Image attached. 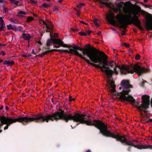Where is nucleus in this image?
<instances>
[{
    "label": "nucleus",
    "mask_w": 152,
    "mask_h": 152,
    "mask_svg": "<svg viewBox=\"0 0 152 152\" xmlns=\"http://www.w3.org/2000/svg\"><path fill=\"white\" fill-rule=\"evenodd\" d=\"M93 49L95 51V52L90 60L94 63L91 62L89 61L88 64L96 68L100 69L101 72L105 73L107 77L106 79L107 86L113 94L119 96V99L122 101H127L131 103H135V100L134 99L132 96L130 95H128L127 96H126V95L128 94L129 92L130 91L129 88H132V85L129 84V81L124 80H123L121 83V85L123 88V90L122 92L119 93L116 92L115 88L116 86L115 84L114 81L110 79L112 77L113 71L110 69V67H109V62L108 63L106 60H103L102 57L101 56H98L97 53H99L105 57H107V56L103 52L99 51L95 48Z\"/></svg>",
    "instance_id": "nucleus-1"
},
{
    "label": "nucleus",
    "mask_w": 152,
    "mask_h": 152,
    "mask_svg": "<svg viewBox=\"0 0 152 152\" xmlns=\"http://www.w3.org/2000/svg\"><path fill=\"white\" fill-rule=\"evenodd\" d=\"M90 116H88L83 114H80V123L85 124L88 126H94L99 130V133L103 136L116 139L117 141H120L124 145L132 146L138 149H152V145H136L133 142H128L126 137L120 136L117 132L113 133L109 130L105 124L99 120L93 119L90 118Z\"/></svg>",
    "instance_id": "nucleus-2"
},
{
    "label": "nucleus",
    "mask_w": 152,
    "mask_h": 152,
    "mask_svg": "<svg viewBox=\"0 0 152 152\" xmlns=\"http://www.w3.org/2000/svg\"><path fill=\"white\" fill-rule=\"evenodd\" d=\"M109 67H118L120 70L121 73L122 75H126L127 74H133L134 72L140 76L144 73L149 72V70L145 67L141 68L138 64H135L133 66L131 65L127 66H123L121 67L116 65L114 61L109 62Z\"/></svg>",
    "instance_id": "nucleus-3"
},
{
    "label": "nucleus",
    "mask_w": 152,
    "mask_h": 152,
    "mask_svg": "<svg viewBox=\"0 0 152 152\" xmlns=\"http://www.w3.org/2000/svg\"><path fill=\"white\" fill-rule=\"evenodd\" d=\"M86 46L87 47L91 48L90 45H86ZM91 48L92 49L93 48ZM93 50L94 51H90L87 48H82L78 46L75 45L74 46H72V48L69 49V51L66 50H61L60 51L61 52L72 54L77 56L85 61L88 64L89 60L84 56L86 55L90 59H91V57L95 52V51Z\"/></svg>",
    "instance_id": "nucleus-4"
},
{
    "label": "nucleus",
    "mask_w": 152,
    "mask_h": 152,
    "mask_svg": "<svg viewBox=\"0 0 152 152\" xmlns=\"http://www.w3.org/2000/svg\"><path fill=\"white\" fill-rule=\"evenodd\" d=\"M132 15H134L132 18L130 13L129 15H118L115 18L118 20L120 26L119 28L125 29L126 26L131 23L134 24L136 26L138 27L140 30H142L143 28L141 26V22L136 15H135L134 12H132Z\"/></svg>",
    "instance_id": "nucleus-5"
},
{
    "label": "nucleus",
    "mask_w": 152,
    "mask_h": 152,
    "mask_svg": "<svg viewBox=\"0 0 152 152\" xmlns=\"http://www.w3.org/2000/svg\"><path fill=\"white\" fill-rule=\"evenodd\" d=\"M141 98L143 101V103L141 106L136 107L140 111H142L143 109L145 110L148 108L150 104L149 96H147L146 95H143Z\"/></svg>",
    "instance_id": "nucleus-6"
},
{
    "label": "nucleus",
    "mask_w": 152,
    "mask_h": 152,
    "mask_svg": "<svg viewBox=\"0 0 152 152\" xmlns=\"http://www.w3.org/2000/svg\"><path fill=\"white\" fill-rule=\"evenodd\" d=\"M51 38L48 39L47 41L46 45L47 47H49L50 45V44L53 43L54 44H57L58 43V39H53L51 38V35H50Z\"/></svg>",
    "instance_id": "nucleus-7"
},
{
    "label": "nucleus",
    "mask_w": 152,
    "mask_h": 152,
    "mask_svg": "<svg viewBox=\"0 0 152 152\" xmlns=\"http://www.w3.org/2000/svg\"><path fill=\"white\" fill-rule=\"evenodd\" d=\"M107 18L111 24L113 25L116 24V21L114 20L115 16L113 13H111L107 16Z\"/></svg>",
    "instance_id": "nucleus-8"
},
{
    "label": "nucleus",
    "mask_w": 152,
    "mask_h": 152,
    "mask_svg": "<svg viewBox=\"0 0 152 152\" xmlns=\"http://www.w3.org/2000/svg\"><path fill=\"white\" fill-rule=\"evenodd\" d=\"M61 50L57 49H52L51 50H48L45 52H44L42 53L41 54H39V56L40 57H42L45 55L51 52L52 51H56V52H61Z\"/></svg>",
    "instance_id": "nucleus-9"
},
{
    "label": "nucleus",
    "mask_w": 152,
    "mask_h": 152,
    "mask_svg": "<svg viewBox=\"0 0 152 152\" xmlns=\"http://www.w3.org/2000/svg\"><path fill=\"white\" fill-rule=\"evenodd\" d=\"M58 43H56L57 45L64 47L69 48H72V46L71 45H69L66 44H64L60 39H58Z\"/></svg>",
    "instance_id": "nucleus-10"
},
{
    "label": "nucleus",
    "mask_w": 152,
    "mask_h": 152,
    "mask_svg": "<svg viewBox=\"0 0 152 152\" xmlns=\"http://www.w3.org/2000/svg\"><path fill=\"white\" fill-rule=\"evenodd\" d=\"M40 21L42 22L44 25H46V27L47 29H49L50 31H52L53 30V26L52 23L50 24H48L46 23L45 21L43 20H41Z\"/></svg>",
    "instance_id": "nucleus-11"
},
{
    "label": "nucleus",
    "mask_w": 152,
    "mask_h": 152,
    "mask_svg": "<svg viewBox=\"0 0 152 152\" xmlns=\"http://www.w3.org/2000/svg\"><path fill=\"white\" fill-rule=\"evenodd\" d=\"M22 38L25 40L29 41L30 40L31 37L30 34H27L23 33L21 35Z\"/></svg>",
    "instance_id": "nucleus-12"
},
{
    "label": "nucleus",
    "mask_w": 152,
    "mask_h": 152,
    "mask_svg": "<svg viewBox=\"0 0 152 152\" xmlns=\"http://www.w3.org/2000/svg\"><path fill=\"white\" fill-rule=\"evenodd\" d=\"M145 26L147 30H152V23L150 22H148L146 24Z\"/></svg>",
    "instance_id": "nucleus-13"
},
{
    "label": "nucleus",
    "mask_w": 152,
    "mask_h": 152,
    "mask_svg": "<svg viewBox=\"0 0 152 152\" xmlns=\"http://www.w3.org/2000/svg\"><path fill=\"white\" fill-rule=\"evenodd\" d=\"M15 63L13 61H10L9 60H6L3 62V64L4 65H7V66L9 65L12 66Z\"/></svg>",
    "instance_id": "nucleus-14"
},
{
    "label": "nucleus",
    "mask_w": 152,
    "mask_h": 152,
    "mask_svg": "<svg viewBox=\"0 0 152 152\" xmlns=\"http://www.w3.org/2000/svg\"><path fill=\"white\" fill-rule=\"evenodd\" d=\"M124 4L123 1H121L120 3H116L115 4L117 5V8L121 11V9L123 7V4Z\"/></svg>",
    "instance_id": "nucleus-15"
},
{
    "label": "nucleus",
    "mask_w": 152,
    "mask_h": 152,
    "mask_svg": "<svg viewBox=\"0 0 152 152\" xmlns=\"http://www.w3.org/2000/svg\"><path fill=\"white\" fill-rule=\"evenodd\" d=\"M26 12L21 11H19L18 12V15L19 16L22 17L23 16V15H26Z\"/></svg>",
    "instance_id": "nucleus-16"
},
{
    "label": "nucleus",
    "mask_w": 152,
    "mask_h": 152,
    "mask_svg": "<svg viewBox=\"0 0 152 152\" xmlns=\"http://www.w3.org/2000/svg\"><path fill=\"white\" fill-rule=\"evenodd\" d=\"M15 30L18 31H20L22 32L23 31V28L21 26L14 27Z\"/></svg>",
    "instance_id": "nucleus-17"
},
{
    "label": "nucleus",
    "mask_w": 152,
    "mask_h": 152,
    "mask_svg": "<svg viewBox=\"0 0 152 152\" xmlns=\"http://www.w3.org/2000/svg\"><path fill=\"white\" fill-rule=\"evenodd\" d=\"M7 29L8 30H9L12 29V30L15 31V29H14V27H12V25L11 24L7 25Z\"/></svg>",
    "instance_id": "nucleus-18"
},
{
    "label": "nucleus",
    "mask_w": 152,
    "mask_h": 152,
    "mask_svg": "<svg viewBox=\"0 0 152 152\" xmlns=\"http://www.w3.org/2000/svg\"><path fill=\"white\" fill-rule=\"evenodd\" d=\"M98 20L97 19L95 18L94 19V24L97 26L99 27V25L98 23H97Z\"/></svg>",
    "instance_id": "nucleus-19"
},
{
    "label": "nucleus",
    "mask_w": 152,
    "mask_h": 152,
    "mask_svg": "<svg viewBox=\"0 0 152 152\" xmlns=\"http://www.w3.org/2000/svg\"><path fill=\"white\" fill-rule=\"evenodd\" d=\"M34 20L33 18L32 17H29L27 18V22H30Z\"/></svg>",
    "instance_id": "nucleus-20"
},
{
    "label": "nucleus",
    "mask_w": 152,
    "mask_h": 152,
    "mask_svg": "<svg viewBox=\"0 0 152 152\" xmlns=\"http://www.w3.org/2000/svg\"><path fill=\"white\" fill-rule=\"evenodd\" d=\"M2 7L4 12L5 13H8V9L7 8H6L4 5Z\"/></svg>",
    "instance_id": "nucleus-21"
},
{
    "label": "nucleus",
    "mask_w": 152,
    "mask_h": 152,
    "mask_svg": "<svg viewBox=\"0 0 152 152\" xmlns=\"http://www.w3.org/2000/svg\"><path fill=\"white\" fill-rule=\"evenodd\" d=\"M79 34L81 36H86L87 35V34L84 32H79Z\"/></svg>",
    "instance_id": "nucleus-22"
},
{
    "label": "nucleus",
    "mask_w": 152,
    "mask_h": 152,
    "mask_svg": "<svg viewBox=\"0 0 152 152\" xmlns=\"http://www.w3.org/2000/svg\"><path fill=\"white\" fill-rule=\"evenodd\" d=\"M140 58V56L139 54H137L135 56V59L137 60H139Z\"/></svg>",
    "instance_id": "nucleus-23"
},
{
    "label": "nucleus",
    "mask_w": 152,
    "mask_h": 152,
    "mask_svg": "<svg viewBox=\"0 0 152 152\" xmlns=\"http://www.w3.org/2000/svg\"><path fill=\"white\" fill-rule=\"evenodd\" d=\"M71 30L73 32L78 31H79V29L78 28H71Z\"/></svg>",
    "instance_id": "nucleus-24"
},
{
    "label": "nucleus",
    "mask_w": 152,
    "mask_h": 152,
    "mask_svg": "<svg viewBox=\"0 0 152 152\" xmlns=\"http://www.w3.org/2000/svg\"><path fill=\"white\" fill-rule=\"evenodd\" d=\"M85 5V4L83 3H80L79 4L77 5V7L78 8H80Z\"/></svg>",
    "instance_id": "nucleus-25"
},
{
    "label": "nucleus",
    "mask_w": 152,
    "mask_h": 152,
    "mask_svg": "<svg viewBox=\"0 0 152 152\" xmlns=\"http://www.w3.org/2000/svg\"><path fill=\"white\" fill-rule=\"evenodd\" d=\"M116 67H115L114 68L113 73H114L115 75H117L118 74V72L117 70Z\"/></svg>",
    "instance_id": "nucleus-26"
},
{
    "label": "nucleus",
    "mask_w": 152,
    "mask_h": 152,
    "mask_svg": "<svg viewBox=\"0 0 152 152\" xmlns=\"http://www.w3.org/2000/svg\"><path fill=\"white\" fill-rule=\"evenodd\" d=\"M4 18L3 17H0V23L2 24L3 23H4V21L3 20V18Z\"/></svg>",
    "instance_id": "nucleus-27"
},
{
    "label": "nucleus",
    "mask_w": 152,
    "mask_h": 152,
    "mask_svg": "<svg viewBox=\"0 0 152 152\" xmlns=\"http://www.w3.org/2000/svg\"><path fill=\"white\" fill-rule=\"evenodd\" d=\"M94 0L95 1H100L99 0ZM100 3L101 4V3L100 2ZM104 5H105V4L101 3V4L99 6H100V7L102 8H103L104 7Z\"/></svg>",
    "instance_id": "nucleus-28"
},
{
    "label": "nucleus",
    "mask_w": 152,
    "mask_h": 152,
    "mask_svg": "<svg viewBox=\"0 0 152 152\" xmlns=\"http://www.w3.org/2000/svg\"><path fill=\"white\" fill-rule=\"evenodd\" d=\"M48 24H49L51 23H52L48 19H46V21H45Z\"/></svg>",
    "instance_id": "nucleus-29"
},
{
    "label": "nucleus",
    "mask_w": 152,
    "mask_h": 152,
    "mask_svg": "<svg viewBox=\"0 0 152 152\" xmlns=\"http://www.w3.org/2000/svg\"><path fill=\"white\" fill-rule=\"evenodd\" d=\"M42 6L43 7H45L46 8H48L49 6V5L48 4H46V3L43 4H42Z\"/></svg>",
    "instance_id": "nucleus-30"
},
{
    "label": "nucleus",
    "mask_w": 152,
    "mask_h": 152,
    "mask_svg": "<svg viewBox=\"0 0 152 152\" xmlns=\"http://www.w3.org/2000/svg\"><path fill=\"white\" fill-rule=\"evenodd\" d=\"M1 24V28L2 29H3L5 27V24H4V23H2V24Z\"/></svg>",
    "instance_id": "nucleus-31"
},
{
    "label": "nucleus",
    "mask_w": 152,
    "mask_h": 152,
    "mask_svg": "<svg viewBox=\"0 0 152 152\" xmlns=\"http://www.w3.org/2000/svg\"><path fill=\"white\" fill-rule=\"evenodd\" d=\"M123 45L125 46L126 47H129L130 45L129 44H127L126 43H124L123 44Z\"/></svg>",
    "instance_id": "nucleus-32"
},
{
    "label": "nucleus",
    "mask_w": 152,
    "mask_h": 152,
    "mask_svg": "<svg viewBox=\"0 0 152 152\" xmlns=\"http://www.w3.org/2000/svg\"><path fill=\"white\" fill-rule=\"evenodd\" d=\"M126 34V32L124 30L121 31V34L122 36L125 35Z\"/></svg>",
    "instance_id": "nucleus-33"
},
{
    "label": "nucleus",
    "mask_w": 152,
    "mask_h": 152,
    "mask_svg": "<svg viewBox=\"0 0 152 152\" xmlns=\"http://www.w3.org/2000/svg\"><path fill=\"white\" fill-rule=\"evenodd\" d=\"M30 2L31 4H36V2L34 0H30Z\"/></svg>",
    "instance_id": "nucleus-34"
},
{
    "label": "nucleus",
    "mask_w": 152,
    "mask_h": 152,
    "mask_svg": "<svg viewBox=\"0 0 152 152\" xmlns=\"http://www.w3.org/2000/svg\"><path fill=\"white\" fill-rule=\"evenodd\" d=\"M58 7L56 6H55L54 7V8L53 9V11L54 12L56 10H58Z\"/></svg>",
    "instance_id": "nucleus-35"
},
{
    "label": "nucleus",
    "mask_w": 152,
    "mask_h": 152,
    "mask_svg": "<svg viewBox=\"0 0 152 152\" xmlns=\"http://www.w3.org/2000/svg\"><path fill=\"white\" fill-rule=\"evenodd\" d=\"M19 3V1H16L15 0V3L14 4H15V5H16L17 6H19V5H18V4Z\"/></svg>",
    "instance_id": "nucleus-36"
},
{
    "label": "nucleus",
    "mask_w": 152,
    "mask_h": 152,
    "mask_svg": "<svg viewBox=\"0 0 152 152\" xmlns=\"http://www.w3.org/2000/svg\"><path fill=\"white\" fill-rule=\"evenodd\" d=\"M80 10H77V13H76V15H77V16L78 17L79 16V15H80Z\"/></svg>",
    "instance_id": "nucleus-37"
},
{
    "label": "nucleus",
    "mask_w": 152,
    "mask_h": 152,
    "mask_svg": "<svg viewBox=\"0 0 152 152\" xmlns=\"http://www.w3.org/2000/svg\"><path fill=\"white\" fill-rule=\"evenodd\" d=\"M58 37V34L57 33H55L54 34V37L56 38V37Z\"/></svg>",
    "instance_id": "nucleus-38"
},
{
    "label": "nucleus",
    "mask_w": 152,
    "mask_h": 152,
    "mask_svg": "<svg viewBox=\"0 0 152 152\" xmlns=\"http://www.w3.org/2000/svg\"><path fill=\"white\" fill-rule=\"evenodd\" d=\"M129 146H128V147L127 148V150L129 151H131V146H129Z\"/></svg>",
    "instance_id": "nucleus-39"
},
{
    "label": "nucleus",
    "mask_w": 152,
    "mask_h": 152,
    "mask_svg": "<svg viewBox=\"0 0 152 152\" xmlns=\"http://www.w3.org/2000/svg\"><path fill=\"white\" fill-rule=\"evenodd\" d=\"M91 32V30H88L87 31V33L88 34V35H90V34Z\"/></svg>",
    "instance_id": "nucleus-40"
},
{
    "label": "nucleus",
    "mask_w": 152,
    "mask_h": 152,
    "mask_svg": "<svg viewBox=\"0 0 152 152\" xmlns=\"http://www.w3.org/2000/svg\"><path fill=\"white\" fill-rule=\"evenodd\" d=\"M137 142V140H133L132 141H131V140H130L129 141H128V142Z\"/></svg>",
    "instance_id": "nucleus-41"
},
{
    "label": "nucleus",
    "mask_w": 152,
    "mask_h": 152,
    "mask_svg": "<svg viewBox=\"0 0 152 152\" xmlns=\"http://www.w3.org/2000/svg\"><path fill=\"white\" fill-rule=\"evenodd\" d=\"M11 1V3L12 4H14L15 1V0H10Z\"/></svg>",
    "instance_id": "nucleus-42"
},
{
    "label": "nucleus",
    "mask_w": 152,
    "mask_h": 152,
    "mask_svg": "<svg viewBox=\"0 0 152 152\" xmlns=\"http://www.w3.org/2000/svg\"><path fill=\"white\" fill-rule=\"evenodd\" d=\"M0 54L1 55H2L3 56H4V55H5V53L3 51H2L1 52Z\"/></svg>",
    "instance_id": "nucleus-43"
},
{
    "label": "nucleus",
    "mask_w": 152,
    "mask_h": 152,
    "mask_svg": "<svg viewBox=\"0 0 152 152\" xmlns=\"http://www.w3.org/2000/svg\"><path fill=\"white\" fill-rule=\"evenodd\" d=\"M16 21V20H14L13 19H12L11 20V21L13 23H15Z\"/></svg>",
    "instance_id": "nucleus-44"
},
{
    "label": "nucleus",
    "mask_w": 152,
    "mask_h": 152,
    "mask_svg": "<svg viewBox=\"0 0 152 152\" xmlns=\"http://www.w3.org/2000/svg\"><path fill=\"white\" fill-rule=\"evenodd\" d=\"M75 98H73V99L71 98V99H69V101L70 102H71L72 101H75Z\"/></svg>",
    "instance_id": "nucleus-45"
},
{
    "label": "nucleus",
    "mask_w": 152,
    "mask_h": 152,
    "mask_svg": "<svg viewBox=\"0 0 152 152\" xmlns=\"http://www.w3.org/2000/svg\"><path fill=\"white\" fill-rule=\"evenodd\" d=\"M60 45H54V48H59L60 47Z\"/></svg>",
    "instance_id": "nucleus-46"
},
{
    "label": "nucleus",
    "mask_w": 152,
    "mask_h": 152,
    "mask_svg": "<svg viewBox=\"0 0 152 152\" xmlns=\"http://www.w3.org/2000/svg\"><path fill=\"white\" fill-rule=\"evenodd\" d=\"M32 53H33V54H34V55L36 54V53L35 52L34 50V49H33L32 50Z\"/></svg>",
    "instance_id": "nucleus-47"
},
{
    "label": "nucleus",
    "mask_w": 152,
    "mask_h": 152,
    "mask_svg": "<svg viewBox=\"0 0 152 152\" xmlns=\"http://www.w3.org/2000/svg\"><path fill=\"white\" fill-rule=\"evenodd\" d=\"M80 23H83V24H86V25H87V23H86L83 22V21H80Z\"/></svg>",
    "instance_id": "nucleus-48"
},
{
    "label": "nucleus",
    "mask_w": 152,
    "mask_h": 152,
    "mask_svg": "<svg viewBox=\"0 0 152 152\" xmlns=\"http://www.w3.org/2000/svg\"><path fill=\"white\" fill-rule=\"evenodd\" d=\"M5 109L7 111L9 110V108L7 106H6Z\"/></svg>",
    "instance_id": "nucleus-49"
},
{
    "label": "nucleus",
    "mask_w": 152,
    "mask_h": 152,
    "mask_svg": "<svg viewBox=\"0 0 152 152\" xmlns=\"http://www.w3.org/2000/svg\"><path fill=\"white\" fill-rule=\"evenodd\" d=\"M38 43L41 45H42V43H41V42L40 41H38Z\"/></svg>",
    "instance_id": "nucleus-50"
},
{
    "label": "nucleus",
    "mask_w": 152,
    "mask_h": 152,
    "mask_svg": "<svg viewBox=\"0 0 152 152\" xmlns=\"http://www.w3.org/2000/svg\"><path fill=\"white\" fill-rule=\"evenodd\" d=\"M3 108V105H1V107H0V110H1Z\"/></svg>",
    "instance_id": "nucleus-51"
},
{
    "label": "nucleus",
    "mask_w": 152,
    "mask_h": 152,
    "mask_svg": "<svg viewBox=\"0 0 152 152\" xmlns=\"http://www.w3.org/2000/svg\"><path fill=\"white\" fill-rule=\"evenodd\" d=\"M31 56H32V55L31 54H28V55H27V57H31Z\"/></svg>",
    "instance_id": "nucleus-52"
},
{
    "label": "nucleus",
    "mask_w": 152,
    "mask_h": 152,
    "mask_svg": "<svg viewBox=\"0 0 152 152\" xmlns=\"http://www.w3.org/2000/svg\"><path fill=\"white\" fill-rule=\"evenodd\" d=\"M33 15H34V16L35 17H38L37 15L36 14H33Z\"/></svg>",
    "instance_id": "nucleus-53"
},
{
    "label": "nucleus",
    "mask_w": 152,
    "mask_h": 152,
    "mask_svg": "<svg viewBox=\"0 0 152 152\" xmlns=\"http://www.w3.org/2000/svg\"><path fill=\"white\" fill-rule=\"evenodd\" d=\"M22 56L24 57H27V55H22Z\"/></svg>",
    "instance_id": "nucleus-54"
},
{
    "label": "nucleus",
    "mask_w": 152,
    "mask_h": 152,
    "mask_svg": "<svg viewBox=\"0 0 152 152\" xmlns=\"http://www.w3.org/2000/svg\"><path fill=\"white\" fill-rule=\"evenodd\" d=\"M63 0H59L58 1L59 3H61L62 1Z\"/></svg>",
    "instance_id": "nucleus-55"
},
{
    "label": "nucleus",
    "mask_w": 152,
    "mask_h": 152,
    "mask_svg": "<svg viewBox=\"0 0 152 152\" xmlns=\"http://www.w3.org/2000/svg\"><path fill=\"white\" fill-rule=\"evenodd\" d=\"M86 152H91V151L90 150L88 149L87 150Z\"/></svg>",
    "instance_id": "nucleus-56"
},
{
    "label": "nucleus",
    "mask_w": 152,
    "mask_h": 152,
    "mask_svg": "<svg viewBox=\"0 0 152 152\" xmlns=\"http://www.w3.org/2000/svg\"><path fill=\"white\" fill-rule=\"evenodd\" d=\"M46 31L47 32H50V31H48V30H46Z\"/></svg>",
    "instance_id": "nucleus-57"
},
{
    "label": "nucleus",
    "mask_w": 152,
    "mask_h": 152,
    "mask_svg": "<svg viewBox=\"0 0 152 152\" xmlns=\"http://www.w3.org/2000/svg\"><path fill=\"white\" fill-rule=\"evenodd\" d=\"M138 9L139 10H140L141 9V7L139 6H138Z\"/></svg>",
    "instance_id": "nucleus-58"
},
{
    "label": "nucleus",
    "mask_w": 152,
    "mask_h": 152,
    "mask_svg": "<svg viewBox=\"0 0 152 152\" xmlns=\"http://www.w3.org/2000/svg\"><path fill=\"white\" fill-rule=\"evenodd\" d=\"M101 33V32H100V31H99V32L97 34H98V35H100V34Z\"/></svg>",
    "instance_id": "nucleus-59"
},
{
    "label": "nucleus",
    "mask_w": 152,
    "mask_h": 152,
    "mask_svg": "<svg viewBox=\"0 0 152 152\" xmlns=\"http://www.w3.org/2000/svg\"><path fill=\"white\" fill-rule=\"evenodd\" d=\"M148 0H144V2L146 3L148 1Z\"/></svg>",
    "instance_id": "nucleus-60"
},
{
    "label": "nucleus",
    "mask_w": 152,
    "mask_h": 152,
    "mask_svg": "<svg viewBox=\"0 0 152 152\" xmlns=\"http://www.w3.org/2000/svg\"><path fill=\"white\" fill-rule=\"evenodd\" d=\"M3 60H2V59H0V63L2 62H3Z\"/></svg>",
    "instance_id": "nucleus-61"
},
{
    "label": "nucleus",
    "mask_w": 152,
    "mask_h": 152,
    "mask_svg": "<svg viewBox=\"0 0 152 152\" xmlns=\"http://www.w3.org/2000/svg\"><path fill=\"white\" fill-rule=\"evenodd\" d=\"M146 7H151V6H150V5H146Z\"/></svg>",
    "instance_id": "nucleus-62"
},
{
    "label": "nucleus",
    "mask_w": 152,
    "mask_h": 152,
    "mask_svg": "<svg viewBox=\"0 0 152 152\" xmlns=\"http://www.w3.org/2000/svg\"><path fill=\"white\" fill-rule=\"evenodd\" d=\"M151 107H152V98L151 99Z\"/></svg>",
    "instance_id": "nucleus-63"
},
{
    "label": "nucleus",
    "mask_w": 152,
    "mask_h": 152,
    "mask_svg": "<svg viewBox=\"0 0 152 152\" xmlns=\"http://www.w3.org/2000/svg\"><path fill=\"white\" fill-rule=\"evenodd\" d=\"M127 3L129 4H131V3L130 1H128L127 2Z\"/></svg>",
    "instance_id": "nucleus-64"
}]
</instances>
